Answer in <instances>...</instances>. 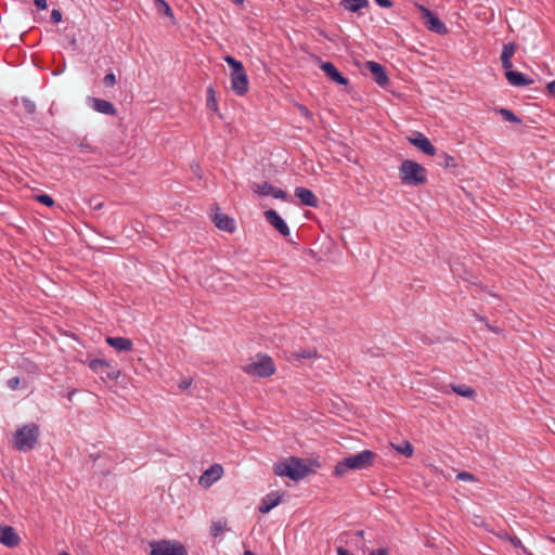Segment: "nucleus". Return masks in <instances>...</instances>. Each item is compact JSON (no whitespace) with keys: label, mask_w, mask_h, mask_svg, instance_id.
Masks as SVG:
<instances>
[{"label":"nucleus","mask_w":555,"mask_h":555,"mask_svg":"<svg viewBox=\"0 0 555 555\" xmlns=\"http://www.w3.org/2000/svg\"><path fill=\"white\" fill-rule=\"evenodd\" d=\"M281 501L282 494H280L278 491H271L261 499L258 505V511L261 514H268L271 509L278 506Z\"/></svg>","instance_id":"f3484780"},{"label":"nucleus","mask_w":555,"mask_h":555,"mask_svg":"<svg viewBox=\"0 0 555 555\" xmlns=\"http://www.w3.org/2000/svg\"><path fill=\"white\" fill-rule=\"evenodd\" d=\"M242 369L246 374L260 378L270 377L275 373V364L272 358L263 353H257L255 359H251Z\"/></svg>","instance_id":"423d86ee"},{"label":"nucleus","mask_w":555,"mask_h":555,"mask_svg":"<svg viewBox=\"0 0 555 555\" xmlns=\"http://www.w3.org/2000/svg\"><path fill=\"white\" fill-rule=\"evenodd\" d=\"M365 67L370 70L373 80L379 86L385 87L389 83V78L385 67L374 61H367Z\"/></svg>","instance_id":"f8f14e48"},{"label":"nucleus","mask_w":555,"mask_h":555,"mask_svg":"<svg viewBox=\"0 0 555 555\" xmlns=\"http://www.w3.org/2000/svg\"><path fill=\"white\" fill-rule=\"evenodd\" d=\"M266 220L284 237L291 234V230L285 220L274 209L264 211Z\"/></svg>","instance_id":"9d476101"},{"label":"nucleus","mask_w":555,"mask_h":555,"mask_svg":"<svg viewBox=\"0 0 555 555\" xmlns=\"http://www.w3.org/2000/svg\"><path fill=\"white\" fill-rule=\"evenodd\" d=\"M35 198H36L39 203H41V204H43V205H46V206H48V207H51V206H53V204H54L53 198H52L50 195L44 194V193L36 195V196H35Z\"/></svg>","instance_id":"c9c22d12"},{"label":"nucleus","mask_w":555,"mask_h":555,"mask_svg":"<svg viewBox=\"0 0 555 555\" xmlns=\"http://www.w3.org/2000/svg\"><path fill=\"white\" fill-rule=\"evenodd\" d=\"M155 7L157 12L162 15H166L170 18H173V12L170 5L165 0H155Z\"/></svg>","instance_id":"c756f323"},{"label":"nucleus","mask_w":555,"mask_h":555,"mask_svg":"<svg viewBox=\"0 0 555 555\" xmlns=\"http://www.w3.org/2000/svg\"><path fill=\"white\" fill-rule=\"evenodd\" d=\"M318 357L317 348H300L298 350H294L291 353L289 359L293 361H301L305 359H312Z\"/></svg>","instance_id":"b1692460"},{"label":"nucleus","mask_w":555,"mask_h":555,"mask_svg":"<svg viewBox=\"0 0 555 555\" xmlns=\"http://www.w3.org/2000/svg\"><path fill=\"white\" fill-rule=\"evenodd\" d=\"M451 389L459 396L472 399L475 396V390L465 384H451Z\"/></svg>","instance_id":"a878e982"},{"label":"nucleus","mask_w":555,"mask_h":555,"mask_svg":"<svg viewBox=\"0 0 555 555\" xmlns=\"http://www.w3.org/2000/svg\"><path fill=\"white\" fill-rule=\"evenodd\" d=\"M295 196L299 198L302 205L309 206V207H318L319 205V198L315 196V194L304 186H297L295 189Z\"/></svg>","instance_id":"412c9836"},{"label":"nucleus","mask_w":555,"mask_h":555,"mask_svg":"<svg viewBox=\"0 0 555 555\" xmlns=\"http://www.w3.org/2000/svg\"><path fill=\"white\" fill-rule=\"evenodd\" d=\"M508 537H511L508 533H505L504 535H501L502 539L508 540Z\"/></svg>","instance_id":"4d7b16f0"},{"label":"nucleus","mask_w":555,"mask_h":555,"mask_svg":"<svg viewBox=\"0 0 555 555\" xmlns=\"http://www.w3.org/2000/svg\"><path fill=\"white\" fill-rule=\"evenodd\" d=\"M88 204L92 210H100L104 206V203L100 199V197H91L88 201Z\"/></svg>","instance_id":"e433bc0d"},{"label":"nucleus","mask_w":555,"mask_h":555,"mask_svg":"<svg viewBox=\"0 0 555 555\" xmlns=\"http://www.w3.org/2000/svg\"><path fill=\"white\" fill-rule=\"evenodd\" d=\"M274 198L286 201L288 198L287 193L282 190L273 186V193L271 194Z\"/></svg>","instance_id":"ea45409f"},{"label":"nucleus","mask_w":555,"mask_h":555,"mask_svg":"<svg viewBox=\"0 0 555 555\" xmlns=\"http://www.w3.org/2000/svg\"><path fill=\"white\" fill-rule=\"evenodd\" d=\"M401 183L408 186H420L427 182V170L412 159H405L399 167Z\"/></svg>","instance_id":"7ed1b4c3"},{"label":"nucleus","mask_w":555,"mask_h":555,"mask_svg":"<svg viewBox=\"0 0 555 555\" xmlns=\"http://www.w3.org/2000/svg\"><path fill=\"white\" fill-rule=\"evenodd\" d=\"M499 114L502 116V118L505 121H509V122H514V124H520L521 122V119L518 116H516L514 114V112H512L508 108H505V107L500 108L499 109Z\"/></svg>","instance_id":"2f4dec72"},{"label":"nucleus","mask_w":555,"mask_h":555,"mask_svg":"<svg viewBox=\"0 0 555 555\" xmlns=\"http://www.w3.org/2000/svg\"><path fill=\"white\" fill-rule=\"evenodd\" d=\"M223 468L220 464H212L199 478V485L204 488L210 487L222 477Z\"/></svg>","instance_id":"ddd939ff"},{"label":"nucleus","mask_w":555,"mask_h":555,"mask_svg":"<svg viewBox=\"0 0 555 555\" xmlns=\"http://www.w3.org/2000/svg\"><path fill=\"white\" fill-rule=\"evenodd\" d=\"M106 343L117 351L129 352L133 348L132 340L126 337H106Z\"/></svg>","instance_id":"5701e85b"},{"label":"nucleus","mask_w":555,"mask_h":555,"mask_svg":"<svg viewBox=\"0 0 555 555\" xmlns=\"http://www.w3.org/2000/svg\"><path fill=\"white\" fill-rule=\"evenodd\" d=\"M437 164L443 168H455L457 166L456 159L446 152L437 155Z\"/></svg>","instance_id":"bb28decb"},{"label":"nucleus","mask_w":555,"mask_h":555,"mask_svg":"<svg viewBox=\"0 0 555 555\" xmlns=\"http://www.w3.org/2000/svg\"><path fill=\"white\" fill-rule=\"evenodd\" d=\"M421 10L423 13L424 25L428 30L438 35H446L448 33L446 24L441 22L437 14L425 7H421Z\"/></svg>","instance_id":"1a4fd4ad"},{"label":"nucleus","mask_w":555,"mask_h":555,"mask_svg":"<svg viewBox=\"0 0 555 555\" xmlns=\"http://www.w3.org/2000/svg\"><path fill=\"white\" fill-rule=\"evenodd\" d=\"M88 101H89L90 106L98 113H101L104 115H109V116H115L117 114V109H116L115 105L107 100H103V99H99V98H89Z\"/></svg>","instance_id":"6ab92c4d"},{"label":"nucleus","mask_w":555,"mask_h":555,"mask_svg":"<svg viewBox=\"0 0 555 555\" xmlns=\"http://www.w3.org/2000/svg\"><path fill=\"white\" fill-rule=\"evenodd\" d=\"M546 90L555 99V79L546 85Z\"/></svg>","instance_id":"49530a36"},{"label":"nucleus","mask_w":555,"mask_h":555,"mask_svg":"<svg viewBox=\"0 0 555 555\" xmlns=\"http://www.w3.org/2000/svg\"><path fill=\"white\" fill-rule=\"evenodd\" d=\"M552 542H554V543H555V538H553V539H552Z\"/></svg>","instance_id":"680f3d73"},{"label":"nucleus","mask_w":555,"mask_h":555,"mask_svg":"<svg viewBox=\"0 0 555 555\" xmlns=\"http://www.w3.org/2000/svg\"><path fill=\"white\" fill-rule=\"evenodd\" d=\"M340 4L349 12L356 13L369 7V0H341Z\"/></svg>","instance_id":"393cba45"},{"label":"nucleus","mask_w":555,"mask_h":555,"mask_svg":"<svg viewBox=\"0 0 555 555\" xmlns=\"http://www.w3.org/2000/svg\"><path fill=\"white\" fill-rule=\"evenodd\" d=\"M396 450H397L400 454H402V455H404V456H406V457H410V456H412V454H413L414 448H413V446L411 444V442H409V441H403L401 444H399V446H397V447H396Z\"/></svg>","instance_id":"473e14b6"},{"label":"nucleus","mask_w":555,"mask_h":555,"mask_svg":"<svg viewBox=\"0 0 555 555\" xmlns=\"http://www.w3.org/2000/svg\"><path fill=\"white\" fill-rule=\"evenodd\" d=\"M225 526H227V521L225 520H223V521L222 520L212 521L211 526H210V534L214 538L220 537L224 532Z\"/></svg>","instance_id":"7c9ffc66"},{"label":"nucleus","mask_w":555,"mask_h":555,"mask_svg":"<svg viewBox=\"0 0 555 555\" xmlns=\"http://www.w3.org/2000/svg\"><path fill=\"white\" fill-rule=\"evenodd\" d=\"M77 156L83 162L92 160L100 156V152L96 146H93L86 138H83L78 143Z\"/></svg>","instance_id":"a211bd4d"},{"label":"nucleus","mask_w":555,"mask_h":555,"mask_svg":"<svg viewBox=\"0 0 555 555\" xmlns=\"http://www.w3.org/2000/svg\"><path fill=\"white\" fill-rule=\"evenodd\" d=\"M72 339H77V336L75 334H70Z\"/></svg>","instance_id":"bf43d9fd"},{"label":"nucleus","mask_w":555,"mask_h":555,"mask_svg":"<svg viewBox=\"0 0 555 555\" xmlns=\"http://www.w3.org/2000/svg\"><path fill=\"white\" fill-rule=\"evenodd\" d=\"M190 385H191V380H190V379H183V380L179 384V387H180L181 389H186Z\"/></svg>","instance_id":"8fccbe9b"},{"label":"nucleus","mask_w":555,"mask_h":555,"mask_svg":"<svg viewBox=\"0 0 555 555\" xmlns=\"http://www.w3.org/2000/svg\"><path fill=\"white\" fill-rule=\"evenodd\" d=\"M505 78L511 86L514 87H525L534 82L532 78L517 70H513V68L504 69Z\"/></svg>","instance_id":"dca6fc26"},{"label":"nucleus","mask_w":555,"mask_h":555,"mask_svg":"<svg viewBox=\"0 0 555 555\" xmlns=\"http://www.w3.org/2000/svg\"><path fill=\"white\" fill-rule=\"evenodd\" d=\"M88 365L102 380H117L120 376L119 369L103 359H91Z\"/></svg>","instance_id":"6e6552de"},{"label":"nucleus","mask_w":555,"mask_h":555,"mask_svg":"<svg viewBox=\"0 0 555 555\" xmlns=\"http://www.w3.org/2000/svg\"><path fill=\"white\" fill-rule=\"evenodd\" d=\"M243 555H256V554L253 553L251 551H245Z\"/></svg>","instance_id":"6e6d98bb"},{"label":"nucleus","mask_w":555,"mask_h":555,"mask_svg":"<svg viewBox=\"0 0 555 555\" xmlns=\"http://www.w3.org/2000/svg\"><path fill=\"white\" fill-rule=\"evenodd\" d=\"M206 92H207V96H206L207 108L212 112H217L218 111V102H217L216 92L214 90V87L209 86L207 88Z\"/></svg>","instance_id":"cd10ccee"},{"label":"nucleus","mask_w":555,"mask_h":555,"mask_svg":"<svg viewBox=\"0 0 555 555\" xmlns=\"http://www.w3.org/2000/svg\"><path fill=\"white\" fill-rule=\"evenodd\" d=\"M456 478L459 480H464V481H476L475 475H473L472 473H468V472L459 473Z\"/></svg>","instance_id":"a19ab883"},{"label":"nucleus","mask_w":555,"mask_h":555,"mask_svg":"<svg viewBox=\"0 0 555 555\" xmlns=\"http://www.w3.org/2000/svg\"><path fill=\"white\" fill-rule=\"evenodd\" d=\"M475 317L477 318V320H478V321H480V322L485 323V325H486V326H487V323H489V322H488V320H487V318H486V317H483V315H480V314L475 313Z\"/></svg>","instance_id":"3c124183"},{"label":"nucleus","mask_w":555,"mask_h":555,"mask_svg":"<svg viewBox=\"0 0 555 555\" xmlns=\"http://www.w3.org/2000/svg\"><path fill=\"white\" fill-rule=\"evenodd\" d=\"M299 109H300L301 115H304L305 117H307V118L312 117V113L306 106L300 105Z\"/></svg>","instance_id":"09e8293b"},{"label":"nucleus","mask_w":555,"mask_h":555,"mask_svg":"<svg viewBox=\"0 0 555 555\" xmlns=\"http://www.w3.org/2000/svg\"><path fill=\"white\" fill-rule=\"evenodd\" d=\"M375 3L379 5L380 8H391L392 1L391 0H375Z\"/></svg>","instance_id":"a18cd8bd"},{"label":"nucleus","mask_w":555,"mask_h":555,"mask_svg":"<svg viewBox=\"0 0 555 555\" xmlns=\"http://www.w3.org/2000/svg\"><path fill=\"white\" fill-rule=\"evenodd\" d=\"M219 207L216 206V214L212 216L215 225L225 232L232 233L235 231V222L229 216L219 212Z\"/></svg>","instance_id":"aec40b11"},{"label":"nucleus","mask_w":555,"mask_h":555,"mask_svg":"<svg viewBox=\"0 0 555 555\" xmlns=\"http://www.w3.org/2000/svg\"><path fill=\"white\" fill-rule=\"evenodd\" d=\"M253 191L261 196H268L273 193V185L267 181L262 182L261 184L254 183Z\"/></svg>","instance_id":"c85d7f7f"},{"label":"nucleus","mask_w":555,"mask_h":555,"mask_svg":"<svg viewBox=\"0 0 555 555\" xmlns=\"http://www.w3.org/2000/svg\"><path fill=\"white\" fill-rule=\"evenodd\" d=\"M508 541L516 547V548H520L522 551V553L527 554V555H532L528 550L527 547L522 544L521 540L516 537V535H513V537H508Z\"/></svg>","instance_id":"f704fd0d"},{"label":"nucleus","mask_w":555,"mask_h":555,"mask_svg":"<svg viewBox=\"0 0 555 555\" xmlns=\"http://www.w3.org/2000/svg\"><path fill=\"white\" fill-rule=\"evenodd\" d=\"M39 438V427L35 423H29L18 428L13 436V447L20 452L31 451Z\"/></svg>","instance_id":"39448f33"},{"label":"nucleus","mask_w":555,"mask_h":555,"mask_svg":"<svg viewBox=\"0 0 555 555\" xmlns=\"http://www.w3.org/2000/svg\"><path fill=\"white\" fill-rule=\"evenodd\" d=\"M389 551L387 547H379L377 550H373L369 555H388Z\"/></svg>","instance_id":"c03bdc74"},{"label":"nucleus","mask_w":555,"mask_h":555,"mask_svg":"<svg viewBox=\"0 0 555 555\" xmlns=\"http://www.w3.org/2000/svg\"><path fill=\"white\" fill-rule=\"evenodd\" d=\"M377 454L372 450H362L357 454H352L338 461L334 467V475L341 477L348 470H364L372 467L375 463Z\"/></svg>","instance_id":"f257e3e1"},{"label":"nucleus","mask_w":555,"mask_h":555,"mask_svg":"<svg viewBox=\"0 0 555 555\" xmlns=\"http://www.w3.org/2000/svg\"><path fill=\"white\" fill-rule=\"evenodd\" d=\"M20 378L17 376H14V377H11L10 379H8V387L12 390H16L20 386Z\"/></svg>","instance_id":"79ce46f5"},{"label":"nucleus","mask_w":555,"mask_h":555,"mask_svg":"<svg viewBox=\"0 0 555 555\" xmlns=\"http://www.w3.org/2000/svg\"><path fill=\"white\" fill-rule=\"evenodd\" d=\"M21 103L25 109V112L28 114V115H34L36 113V103L30 100L29 98L27 96H22L21 98Z\"/></svg>","instance_id":"72a5a7b5"},{"label":"nucleus","mask_w":555,"mask_h":555,"mask_svg":"<svg viewBox=\"0 0 555 555\" xmlns=\"http://www.w3.org/2000/svg\"><path fill=\"white\" fill-rule=\"evenodd\" d=\"M51 21L53 23H59L62 21V13L60 10L57 9H53L52 12H51Z\"/></svg>","instance_id":"37998d69"},{"label":"nucleus","mask_w":555,"mask_h":555,"mask_svg":"<svg viewBox=\"0 0 555 555\" xmlns=\"http://www.w3.org/2000/svg\"><path fill=\"white\" fill-rule=\"evenodd\" d=\"M60 59H61V62L52 70V74L54 76L61 75L62 73H64V70L66 68L65 60L62 54H60Z\"/></svg>","instance_id":"4c0bfd02"},{"label":"nucleus","mask_w":555,"mask_h":555,"mask_svg":"<svg viewBox=\"0 0 555 555\" xmlns=\"http://www.w3.org/2000/svg\"><path fill=\"white\" fill-rule=\"evenodd\" d=\"M223 60L231 68L232 91L238 96L245 95L249 89V81L243 63L231 55H225Z\"/></svg>","instance_id":"20e7f679"},{"label":"nucleus","mask_w":555,"mask_h":555,"mask_svg":"<svg viewBox=\"0 0 555 555\" xmlns=\"http://www.w3.org/2000/svg\"><path fill=\"white\" fill-rule=\"evenodd\" d=\"M60 555H69V553L64 551Z\"/></svg>","instance_id":"052dcab7"},{"label":"nucleus","mask_w":555,"mask_h":555,"mask_svg":"<svg viewBox=\"0 0 555 555\" xmlns=\"http://www.w3.org/2000/svg\"><path fill=\"white\" fill-rule=\"evenodd\" d=\"M276 476H285L293 481H299L308 475L314 473L304 459L289 456L288 459L278 462L273 466Z\"/></svg>","instance_id":"f03ea898"},{"label":"nucleus","mask_w":555,"mask_h":555,"mask_svg":"<svg viewBox=\"0 0 555 555\" xmlns=\"http://www.w3.org/2000/svg\"><path fill=\"white\" fill-rule=\"evenodd\" d=\"M487 327H488L490 331L494 332V333H499V328H496L495 326L490 325L489 323H487Z\"/></svg>","instance_id":"603ef678"},{"label":"nucleus","mask_w":555,"mask_h":555,"mask_svg":"<svg viewBox=\"0 0 555 555\" xmlns=\"http://www.w3.org/2000/svg\"><path fill=\"white\" fill-rule=\"evenodd\" d=\"M34 3L39 10H46L48 5L47 0H34Z\"/></svg>","instance_id":"de8ad7c7"},{"label":"nucleus","mask_w":555,"mask_h":555,"mask_svg":"<svg viewBox=\"0 0 555 555\" xmlns=\"http://www.w3.org/2000/svg\"><path fill=\"white\" fill-rule=\"evenodd\" d=\"M408 141L421 150L424 154L434 156L436 155V147L433 145L430 140L422 132H414L412 137L408 138Z\"/></svg>","instance_id":"9b49d317"},{"label":"nucleus","mask_w":555,"mask_h":555,"mask_svg":"<svg viewBox=\"0 0 555 555\" xmlns=\"http://www.w3.org/2000/svg\"><path fill=\"white\" fill-rule=\"evenodd\" d=\"M192 169H193V171L196 173V171H198V170H199V166H198V165H196V168H193V167H192Z\"/></svg>","instance_id":"13d9d810"},{"label":"nucleus","mask_w":555,"mask_h":555,"mask_svg":"<svg viewBox=\"0 0 555 555\" xmlns=\"http://www.w3.org/2000/svg\"><path fill=\"white\" fill-rule=\"evenodd\" d=\"M363 535H364V531L363 530H359V531L356 532V537H358V538H363Z\"/></svg>","instance_id":"864d4df0"},{"label":"nucleus","mask_w":555,"mask_h":555,"mask_svg":"<svg viewBox=\"0 0 555 555\" xmlns=\"http://www.w3.org/2000/svg\"><path fill=\"white\" fill-rule=\"evenodd\" d=\"M235 4H243L245 0H232Z\"/></svg>","instance_id":"5fc2aeb1"},{"label":"nucleus","mask_w":555,"mask_h":555,"mask_svg":"<svg viewBox=\"0 0 555 555\" xmlns=\"http://www.w3.org/2000/svg\"><path fill=\"white\" fill-rule=\"evenodd\" d=\"M21 539L15 529L4 525L0 527V543L8 547H15L20 544Z\"/></svg>","instance_id":"4468645a"},{"label":"nucleus","mask_w":555,"mask_h":555,"mask_svg":"<svg viewBox=\"0 0 555 555\" xmlns=\"http://www.w3.org/2000/svg\"><path fill=\"white\" fill-rule=\"evenodd\" d=\"M517 49L515 42H507L503 46L501 52V63L504 69L513 68L512 57L514 56Z\"/></svg>","instance_id":"4be33fe9"},{"label":"nucleus","mask_w":555,"mask_h":555,"mask_svg":"<svg viewBox=\"0 0 555 555\" xmlns=\"http://www.w3.org/2000/svg\"><path fill=\"white\" fill-rule=\"evenodd\" d=\"M103 83L105 87H113L116 83V76L114 73H108L103 78Z\"/></svg>","instance_id":"58836bf2"},{"label":"nucleus","mask_w":555,"mask_h":555,"mask_svg":"<svg viewBox=\"0 0 555 555\" xmlns=\"http://www.w3.org/2000/svg\"><path fill=\"white\" fill-rule=\"evenodd\" d=\"M320 68L325 73V75L333 80L334 82L340 86H348L349 79L345 77L337 67L332 62H323Z\"/></svg>","instance_id":"2eb2a0df"},{"label":"nucleus","mask_w":555,"mask_h":555,"mask_svg":"<svg viewBox=\"0 0 555 555\" xmlns=\"http://www.w3.org/2000/svg\"><path fill=\"white\" fill-rule=\"evenodd\" d=\"M150 555H188L185 546L178 541L159 540L150 543Z\"/></svg>","instance_id":"0eeeda50"}]
</instances>
